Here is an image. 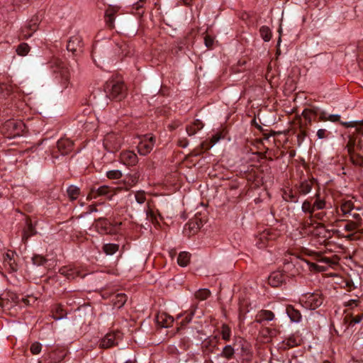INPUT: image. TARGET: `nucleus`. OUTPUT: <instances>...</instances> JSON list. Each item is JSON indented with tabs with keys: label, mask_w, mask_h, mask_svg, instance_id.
<instances>
[{
	"label": "nucleus",
	"mask_w": 363,
	"mask_h": 363,
	"mask_svg": "<svg viewBox=\"0 0 363 363\" xmlns=\"http://www.w3.org/2000/svg\"><path fill=\"white\" fill-rule=\"evenodd\" d=\"M48 64L50 69L55 74V79L61 84L62 91L67 88L70 76L66 63L60 58L53 57Z\"/></svg>",
	"instance_id": "1"
},
{
	"label": "nucleus",
	"mask_w": 363,
	"mask_h": 363,
	"mask_svg": "<svg viewBox=\"0 0 363 363\" xmlns=\"http://www.w3.org/2000/svg\"><path fill=\"white\" fill-rule=\"evenodd\" d=\"M26 128V125L22 121L9 119L2 125L1 133L6 138H13L20 136Z\"/></svg>",
	"instance_id": "2"
},
{
	"label": "nucleus",
	"mask_w": 363,
	"mask_h": 363,
	"mask_svg": "<svg viewBox=\"0 0 363 363\" xmlns=\"http://www.w3.org/2000/svg\"><path fill=\"white\" fill-rule=\"evenodd\" d=\"M340 124L346 128H355L354 133L357 134L356 136L350 135L348 142L346 145V149L349 155L354 154V147L357 145V140L358 135H363V123H359L358 121H349V122H340Z\"/></svg>",
	"instance_id": "3"
},
{
	"label": "nucleus",
	"mask_w": 363,
	"mask_h": 363,
	"mask_svg": "<svg viewBox=\"0 0 363 363\" xmlns=\"http://www.w3.org/2000/svg\"><path fill=\"white\" fill-rule=\"evenodd\" d=\"M128 300V297L124 293H118L115 295V307L121 313H118L117 323L121 325V329L127 328L128 327V320L130 319V315L125 312V313L121 311V308L125 305Z\"/></svg>",
	"instance_id": "4"
},
{
	"label": "nucleus",
	"mask_w": 363,
	"mask_h": 363,
	"mask_svg": "<svg viewBox=\"0 0 363 363\" xmlns=\"http://www.w3.org/2000/svg\"><path fill=\"white\" fill-rule=\"evenodd\" d=\"M324 301L323 294L320 291L313 293H306L303 295L301 301L308 309L315 310L320 307Z\"/></svg>",
	"instance_id": "5"
},
{
	"label": "nucleus",
	"mask_w": 363,
	"mask_h": 363,
	"mask_svg": "<svg viewBox=\"0 0 363 363\" xmlns=\"http://www.w3.org/2000/svg\"><path fill=\"white\" fill-rule=\"evenodd\" d=\"M113 196V189L106 185L97 186L96 185L93 186L87 195V199H96L101 198L104 199L111 200Z\"/></svg>",
	"instance_id": "6"
},
{
	"label": "nucleus",
	"mask_w": 363,
	"mask_h": 363,
	"mask_svg": "<svg viewBox=\"0 0 363 363\" xmlns=\"http://www.w3.org/2000/svg\"><path fill=\"white\" fill-rule=\"evenodd\" d=\"M111 48L107 52V55L102 56L96 47L94 48L92 50V59L96 65L104 71L110 72L111 68Z\"/></svg>",
	"instance_id": "7"
},
{
	"label": "nucleus",
	"mask_w": 363,
	"mask_h": 363,
	"mask_svg": "<svg viewBox=\"0 0 363 363\" xmlns=\"http://www.w3.org/2000/svg\"><path fill=\"white\" fill-rule=\"evenodd\" d=\"M144 138L138 143L137 146L138 152L140 155H146L150 153L155 144V138L150 135H143Z\"/></svg>",
	"instance_id": "8"
},
{
	"label": "nucleus",
	"mask_w": 363,
	"mask_h": 363,
	"mask_svg": "<svg viewBox=\"0 0 363 363\" xmlns=\"http://www.w3.org/2000/svg\"><path fill=\"white\" fill-rule=\"evenodd\" d=\"M59 273L69 280H73L78 277L84 278L85 277V274H82L78 268L67 266L61 267L59 270Z\"/></svg>",
	"instance_id": "9"
},
{
	"label": "nucleus",
	"mask_w": 363,
	"mask_h": 363,
	"mask_svg": "<svg viewBox=\"0 0 363 363\" xmlns=\"http://www.w3.org/2000/svg\"><path fill=\"white\" fill-rule=\"evenodd\" d=\"M16 255L14 251L9 250L3 256L4 264L5 267H9L8 272L9 273L16 272L18 269V264L14 259Z\"/></svg>",
	"instance_id": "10"
},
{
	"label": "nucleus",
	"mask_w": 363,
	"mask_h": 363,
	"mask_svg": "<svg viewBox=\"0 0 363 363\" xmlns=\"http://www.w3.org/2000/svg\"><path fill=\"white\" fill-rule=\"evenodd\" d=\"M115 101H121L127 95V87L115 73Z\"/></svg>",
	"instance_id": "11"
},
{
	"label": "nucleus",
	"mask_w": 363,
	"mask_h": 363,
	"mask_svg": "<svg viewBox=\"0 0 363 363\" xmlns=\"http://www.w3.org/2000/svg\"><path fill=\"white\" fill-rule=\"evenodd\" d=\"M74 143L68 138H61L57 143V148L62 155H68L72 152Z\"/></svg>",
	"instance_id": "12"
},
{
	"label": "nucleus",
	"mask_w": 363,
	"mask_h": 363,
	"mask_svg": "<svg viewBox=\"0 0 363 363\" xmlns=\"http://www.w3.org/2000/svg\"><path fill=\"white\" fill-rule=\"evenodd\" d=\"M286 277V274L281 271L273 272L269 276V284L272 287L280 286L283 283H284Z\"/></svg>",
	"instance_id": "13"
},
{
	"label": "nucleus",
	"mask_w": 363,
	"mask_h": 363,
	"mask_svg": "<svg viewBox=\"0 0 363 363\" xmlns=\"http://www.w3.org/2000/svg\"><path fill=\"white\" fill-rule=\"evenodd\" d=\"M83 47L82 38L79 35H74L69 38L67 42V49L68 51L74 54L77 50H81Z\"/></svg>",
	"instance_id": "14"
},
{
	"label": "nucleus",
	"mask_w": 363,
	"mask_h": 363,
	"mask_svg": "<svg viewBox=\"0 0 363 363\" xmlns=\"http://www.w3.org/2000/svg\"><path fill=\"white\" fill-rule=\"evenodd\" d=\"M96 226L101 234L113 233V225L106 218H100L97 221Z\"/></svg>",
	"instance_id": "15"
},
{
	"label": "nucleus",
	"mask_w": 363,
	"mask_h": 363,
	"mask_svg": "<svg viewBox=\"0 0 363 363\" xmlns=\"http://www.w3.org/2000/svg\"><path fill=\"white\" fill-rule=\"evenodd\" d=\"M138 174H129L125 177L124 186H122L119 183L116 184L115 182V185L116 184V186H115V194H116V192L118 191L121 190L122 189H130V187H132L133 185H135L138 182Z\"/></svg>",
	"instance_id": "16"
},
{
	"label": "nucleus",
	"mask_w": 363,
	"mask_h": 363,
	"mask_svg": "<svg viewBox=\"0 0 363 363\" xmlns=\"http://www.w3.org/2000/svg\"><path fill=\"white\" fill-rule=\"evenodd\" d=\"M119 160L125 165H135L138 162V157L133 151H125L120 154Z\"/></svg>",
	"instance_id": "17"
},
{
	"label": "nucleus",
	"mask_w": 363,
	"mask_h": 363,
	"mask_svg": "<svg viewBox=\"0 0 363 363\" xmlns=\"http://www.w3.org/2000/svg\"><path fill=\"white\" fill-rule=\"evenodd\" d=\"M274 313L269 310H261L255 316V322L264 324L265 322L272 321L274 319Z\"/></svg>",
	"instance_id": "18"
},
{
	"label": "nucleus",
	"mask_w": 363,
	"mask_h": 363,
	"mask_svg": "<svg viewBox=\"0 0 363 363\" xmlns=\"http://www.w3.org/2000/svg\"><path fill=\"white\" fill-rule=\"evenodd\" d=\"M354 209V203L351 200H342L336 211L338 214L341 212L342 216L348 217Z\"/></svg>",
	"instance_id": "19"
},
{
	"label": "nucleus",
	"mask_w": 363,
	"mask_h": 363,
	"mask_svg": "<svg viewBox=\"0 0 363 363\" xmlns=\"http://www.w3.org/2000/svg\"><path fill=\"white\" fill-rule=\"evenodd\" d=\"M157 323L163 328H169L172 326L174 318L164 312L159 313L156 316Z\"/></svg>",
	"instance_id": "20"
},
{
	"label": "nucleus",
	"mask_w": 363,
	"mask_h": 363,
	"mask_svg": "<svg viewBox=\"0 0 363 363\" xmlns=\"http://www.w3.org/2000/svg\"><path fill=\"white\" fill-rule=\"evenodd\" d=\"M315 183V180H304L301 182L298 185L296 186V189L300 195H306L311 192L313 184Z\"/></svg>",
	"instance_id": "21"
},
{
	"label": "nucleus",
	"mask_w": 363,
	"mask_h": 363,
	"mask_svg": "<svg viewBox=\"0 0 363 363\" xmlns=\"http://www.w3.org/2000/svg\"><path fill=\"white\" fill-rule=\"evenodd\" d=\"M300 344L301 340L294 335H291L279 344V348L283 350H287L290 348L298 346Z\"/></svg>",
	"instance_id": "22"
},
{
	"label": "nucleus",
	"mask_w": 363,
	"mask_h": 363,
	"mask_svg": "<svg viewBox=\"0 0 363 363\" xmlns=\"http://www.w3.org/2000/svg\"><path fill=\"white\" fill-rule=\"evenodd\" d=\"M286 312L291 321L294 323H299L301 321V313L298 310L296 309L294 306L288 305L286 308Z\"/></svg>",
	"instance_id": "23"
},
{
	"label": "nucleus",
	"mask_w": 363,
	"mask_h": 363,
	"mask_svg": "<svg viewBox=\"0 0 363 363\" xmlns=\"http://www.w3.org/2000/svg\"><path fill=\"white\" fill-rule=\"evenodd\" d=\"M221 138V133H217L214 134L210 141V144H208L207 142H203L201 143L199 146L200 152L198 153H196L195 155H199L201 152H203V150H206L211 149L216 143H218Z\"/></svg>",
	"instance_id": "24"
},
{
	"label": "nucleus",
	"mask_w": 363,
	"mask_h": 363,
	"mask_svg": "<svg viewBox=\"0 0 363 363\" xmlns=\"http://www.w3.org/2000/svg\"><path fill=\"white\" fill-rule=\"evenodd\" d=\"M298 193L297 190L286 189L284 191L282 197L287 202L297 203L298 201Z\"/></svg>",
	"instance_id": "25"
},
{
	"label": "nucleus",
	"mask_w": 363,
	"mask_h": 363,
	"mask_svg": "<svg viewBox=\"0 0 363 363\" xmlns=\"http://www.w3.org/2000/svg\"><path fill=\"white\" fill-rule=\"evenodd\" d=\"M196 308V306H191V308L188 311H185L184 314L178 315V318L182 315H185L184 318L181 322L182 325H186L191 321L192 318L195 315Z\"/></svg>",
	"instance_id": "26"
},
{
	"label": "nucleus",
	"mask_w": 363,
	"mask_h": 363,
	"mask_svg": "<svg viewBox=\"0 0 363 363\" xmlns=\"http://www.w3.org/2000/svg\"><path fill=\"white\" fill-rule=\"evenodd\" d=\"M235 354V350L232 345H226L219 354V357H223L227 360L233 359Z\"/></svg>",
	"instance_id": "27"
},
{
	"label": "nucleus",
	"mask_w": 363,
	"mask_h": 363,
	"mask_svg": "<svg viewBox=\"0 0 363 363\" xmlns=\"http://www.w3.org/2000/svg\"><path fill=\"white\" fill-rule=\"evenodd\" d=\"M203 124L202 121H200L199 119H196L194 121L193 124L186 126V130L187 134L189 136H191L195 135L197 133V131L203 128Z\"/></svg>",
	"instance_id": "28"
},
{
	"label": "nucleus",
	"mask_w": 363,
	"mask_h": 363,
	"mask_svg": "<svg viewBox=\"0 0 363 363\" xmlns=\"http://www.w3.org/2000/svg\"><path fill=\"white\" fill-rule=\"evenodd\" d=\"M26 225L27 227L23 230V239H28L36 234L35 228L30 218L26 219Z\"/></svg>",
	"instance_id": "29"
},
{
	"label": "nucleus",
	"mask_w": 363,
	"mask_h": 363,
	"mask_svg": "<svg viewBox=\"0 0 363 363\" xmlns=\"http://www.w3.org/2000/svg\"><path fill=\"white\" fill-rule=\"evenodd\" d=\"M314 198H315V201L313 203V206L314 211H315L318 210L324 209L326 206V202L324 199H322L320 197L319 191H318L315 193Z\"/></svg>",
	"instance_id": "30"
},
{
	"label": "nucleus",
	"mask_w": 363,
	"mask_h": 363,
	"mask_svg": "<svg viewBox=\"0 0 363 363\" xmlns=\"http://www.w3.org/2000/svg\"><path fill=\"white\" fill-rule=\"evenodd\" d=\"M113 346V335L108 333L103 339L101 340L99 347L102 349L111 348Z\"/></svg>",
	"instance_id": "31"
},
{
	"label": "nucleus",
	"mask_w": 363,
	"mask_h": 363,
	"mask_svg": "<svg viewBox=\"0 0 363 363\" xmlns=\"http://www.w3.org/2000/svg\"><path fill=\"white\" fill-rule=\"evenodd\" d=\"M80 189L74 185H70L67 189V194L70 201L76 200L80 195Z\"/></svg>",
	"instance_id": "32"
},
{
	"label": "nucleus",
	"mask_w": 363,
	"mask_h": 363,
	"mask_svg": "<svg viewBox=\"0 0 363 363\" xmlns=\"http://www.w3.org/2000/svg\"><path fill=\"white\" fill-rule=\"evenodd\" d=\"M67 313L60 304L56 305L52 311V317L55 320H60L66 317Z\"/></svg>",
	"instance_id": "33"
},
{
	"label": "nucleus",
	"mask_w": 363,
	"mask_h": 363,
	"mask_svg": "<svg viewBox=\"0 0 363 363\" xmlns=\"http://www.w3.org/2000/svg\"><path fill=\"white\" fill-rule=\"evenodd\" d=\"M41 19L38 15L33 16L26 24L27 27L32 31L33 34L38 30Z\"/></svg>",
	"instance_id": "34"
},
{
	"label": "nucleus",
	"mask_w": 363,
	"mask_h": 363,
	"mask_svg": "<svg viewBox=\"0 0 363 363\" xmlns=\"http://www.w3.org/2000/svg\"><path fill=\"white\" fill-rule=\"evenodd\" d=\"M186 226H188L190 232L195 233L202 226V221L199 218H194L190 220L189 223L186 225Z\"/></svg>",
	"instance_id": "35"
},
{
	"label": "nucleus",
	"mask_w": 363,
	"mask_h": 363,
	"mask_svg": "<svg viewBox=\"0 0 363 363\" xmlns=\"http://www.w3.org/2000/svg\"><path fill=\"white\" fill-rule=\"evenodd\" d=\"M191 255L186 252H182L177 257V263L181 267H186L190 261Z\"/></svg>",
	"instance_id": "36"
},
{
	"label": "nucleus",
	"mask_w": 363,
	"mask_h": 363,
	"mask_svg": "<svg viewBox=\"0 0 363 363\" xmlns=\"http://www.w3.org/2000/svg\"><path fill=\"white\" fill-rule=\"evenodd\" d=\"M104 18L106 23L111 28L113 25V7L111 5L106 9Z\"/></svg>",
	"instance_id": "37"
},
{
	"label": "nucleus",
	"mask_w": 363,
	"mask_h": 363,
	"mask_svg": "<svg viewBox=\"0 0 363 363\" xmlns=\"http://www.w3.org/2000/svg\"><path fill=\"white\" fill-rule=\"evenodd\" d=\"M104 91L106 94V96L110 99L113 97V76L109 78L108 81H107L104 85Z\"/></svg>",
	"instance_id": "38"
},
{
	"label": "nucleus",
	"mask_w": 363,
	"mask_h": 363,
	"mask_svg": "<svg viewBox=\"0 0 363 363\" xmlns=\"http://www.w3.org/2000/svg\"><path fill=\"white\" fill-rule=\"evenodd\" d=\"M30 50V48L28 43H21L17 46V48L16 49V52L17 55H18L20 56H26V55H28Z\"/></svg>",
	"instance_id": "39"
},
{
	"label": "nucleus",
	"mask_w": 363,
	"mask_h": 363,
	"mask_svg": "<svg viewBox=\"0 0 363 363\" xmlns=\"http://www.w3.org/2000/svg\"><path fill=\"white\" fill-rule=\"evenodd\" d=\"M231 329L227 324H223L220 328V335L222 339L225 341H229L231 337Z\"/></svg>",
	"instance_id": "40"
},
{
	"label": "nucleus",
	"mask_w": 363,
	"mask_h": 363,
	"mask_svg": "<svg viewBox=\"0 0 363 363\" xmlns=\"http://www.w3.org/2000/svg\"><path fill=\"white\" fill-rule=\"evenodd\" d=\"M301 210L303 213L310 214L311 216H312L315 212L313 203L308 199L303 202Z\"/></svg>",
	"instance_id": "41"
},
{
	"label": "nucleus",
	"mask_w": 363,
	"mask_h": 363,
	"mask_svg": "<svg viewBox=\"0 0 363 363\" xmlns=\"http://www.w3.org/2000/svg\"><path fill=\"white\" fill-rule=\"evenodd\" d=\"M259 33L261 37L265 42H268L271 40L272 32L268 26H262L259 29Z\"/></svg>",
	"instance_id": "42"
},
{
	"label": "nucleus",
	"mask_w": 363,
	"mask_h": 363,
	"mask_svg": "<svg viewBox=\"0 0 363 363\" xmlns=\"http://www.w3.org/2000/svg\"><path fill=\"white\" fill-rule=\"evenodd\" d=\"M47 262L48 259L41 255L35 254L32 257V263L34 265L43 266Z\"/></svg>",
	"instance_id": "43"
},
{
	"label": "nucleus",
	"mask_w": 363,
	"mask_h": 363,
	"mask_svg": "<svg viewBox=\"0 0 363 363\" xmlns=\"http://www.w3.org/2000/svg\"><path fill=\"white\" fill-rule=\"evenodd\" d=\"M359 210V208H354L348 216V217L350 216L352 218L351 220H352L354 223L360 227L362 224V220L360 214L358 213V211Z\"/></svg>",
	"instance_id": "44"
},
{
	"label": "nucleus",
	"mask_w": 363,
	"mask_h": 363,
	"mask_svg": "<svg viewBox=\"0 0 363 363\" xmlns=\"http://www.w3.org/2000/svg\"><path fill=\"white\" fill-rule=\"evenodd\" d=\"M363 318V314H361V315H358L357 316H354V317H347V316H345L344 320L345 323H347L349 322L348 323V327H350V326H353L354 325L357 324V323H359L361 322V320H362Z\"/></svg>",
	"instance_id": "45"
},
{
	"label": "nucleus",
	"mask_w": 363,
	"mask_h": 363,
	"mask_svg": "<svg viewBox=\"0 0 363 363\" xmlns=\"http://www.w3.org/2000/svg\"><path fill=\"white\" fill-rule=\"evenodd\" d=\"M211 294V291L207 289H201L195 293V297L197 299L203 301L208 298Z\"/></svg>",
	"instance_id": "46"
},
{
	"label": "nucleus",
	"mask_w": 363,
	"mask_h": 363,
	"mask_svg": "<svg viewBox=\"0 0 363 363\" xmlns=\"http://www.w3.org/2000/svg\"><path fill=\"white\" fill-rule=\"evenodd\" d=\"M317 262L320 264H323L324 266H327V269H328V267L337 263L336 261H333L331 258L323 257L321 255H318Z\"/></svg>",
	"instance_id": "47"
},
{
	"label": "nucleus",
	"mask_w": 363,
	"mask_h": 363,
	"mask_svg": "<svg viewBox=\"0 0 363 363\" xmlns=\"http://www.w3.org/2000/svg\"><path fill=\"white\" fill-rule=\"evenodd\" d=\"M306 264L309 266L310 269L312 270H315L317 272H325L327 270V266H324L323 264L320 263H313L310 262H306Z\"/></svg>",
	"instance_id": "48"
},
{
	"label": "nucleus",
	"mask_w": 363,
	"mask_h": 363,
	"mask_svg": "<svg viewBox=\"0 0 363 363\" xmlns=\"http://www.w3.org/2000/svg\"><path fill=\"white\" fill-rule=\"evenodd\" d=\"M351 162L357 166L363 167V156L359 154H352L350 155Z\"/></svg>",
	"instance_id": "49"
},
{
	"label": "nucleus",
	"mask_w": 363,
	"mask_h": 363,
	"mask_svg": "<svg viewBox=\"0 0 363 363\" xmlns=\"http://www.w3.org/2000/svg\"><path fill=\"white\" fill-rule=\"evenodd\" d=\"M0 89H1V94H2V96L4 98H8V97L11 96L13 94L12 87L11 86L7 85V84H2V85H1L0 86Z\"/></svg>",
	"instance_id": "50"
},
{
	"label": "nucleus",
	"mask_w": 363,
	"mask_h": 363,
	"mask_svg": "<svg viewBox=\"0 0 363 363\" xmlns=\"http://www.w3.org/2000/svg\"><path fill=\"white\" fill-rule=\"evenodd\" d=\"M111 138H112V136L110 135V134H108L107 135L105 136L104 140V148L110 152H113V146L111 143Z\"/></svg>",
	"instance_id": "51"
},
{
	"label": "nucleus",
	"mask_w": 363,
	"mask_h": 363,
	"mask_svg": "<svg viewBox=\"0 0 363 363\" xmlns=\"http://www.w3.org/2000/svg\"><path fill=\"white\" fill-rule=\"evenodd\" d=\"M358 228H359V226L350 220H347L344 225V229L350 233L354 232Z\"/></svg>",
	"instance_id": "52"
},
{
	"label": "nucleus",
	"mask_w": 363,
	"mask_h": 363,
	"mask_svg": "<svg viewBox=\"0 0 363 363\" xmlns=\"http://www.w3.org/2000/svg\"><path fill=\"white\" fill-rule=\"evenodd\" d=\"M32 35H33L32 31L27 27L26 25L21 28L20 35H19V37L21 38L28 39Z\"/></svg>",
	"instance_id": "53"
},
{
	"label": "nucleus",
	"mask_w": 363,
	"mask_h": 363,
	"mask_svg": "<svg viewBox=\"0 0 363 363\" xmlns=\"http://www.w3.org/2000/svg\"><path fill=\"white\" fill-rule=\"evenodd\" d=\"M42 350V345L38 342H33L30 347V352L33 354H38Z\"/></svg>",
	"instance_id": "54"
},
{
	"label": "nucleus",
	"mask_w": 363,
	"mask_h": 363,
	"mask_svg": "<svg viewBox=\"0 0 363 363\" xmlns=\"http://www.w3.org/2000/svg\"><path fill=\"white\" fill-rule=\"evenodd\" d=\"M135 198L136 201L140 204L143 203L146 201V196L144 191H137L135 194Z\"/></svg>",
	"instance_id": "55"
},
{
	"label": "nucleus",
	"mask_w": 363,
	"mask_h": 363,
	"mask_svg": "<svg viewBox=\"0 0 363 363\" xmlns=\"http://www.w3.org/2000/svg\"><path fill=\"white\" fill-rule=\"evenodd\" d=\"M218 340L217 336H213L209 340L204 342V346L207 348L208 347H215Z\"/></svg>",
	"instance_id": "56"
},
{
	"label": "nucleus",
	"mask_w": 363,
	"mask_h": 363,
	"mask_svg": "<svg viewBox=\"0 0 363 363\" xmlns=\"http://www.w3.org/2000/svg\"><path fill=\"white\" fill-rule=\"evenodd\" d=\"M307 136V133L305 130L301 129L297 135L298 145H301Z\"/></svg>",
	"instance_id": "57"
},
{
	"label": "nucleus",
	"mask_w": 363,
	"mask_h": 363,
	"mask_svg": "<svg viewBox=\"0 0 363 363\" xmlns=\"http://www.w3.org/2000/svg\"><path fill=\"white\" fill-rule=\"evenodd\" d=\"M103 250L106 255H113V243H108L104 245Z\"/></svg>",
	"instance_id": "58"
},
{
	"label": "nucleus",
	"mask_w": 363,
	"mask_h": 363,
	"mask_svg": "<svg viewBox=\"0 0 363 363\" xmlns=\"http://www.w3.org/2000/svg\"><path fill=\"white\" fill-rule=\"evenodd\" d=\"M329 133L325 129H319L317 131V137L318 139H325L328 138Z\"/></svg>",
	"instance_id": "59"
},
{
	"label": "nucleus",
	"mask_w": 363,
	"mask_h": 363,
	"mask_svg": "<svg viewBox=\"0 0 363 363\" xmlns=\"http://www.w3.org/2000/svg\"><path fill=\"white\" fill-rule=\"evenodd\" d=\"M204 43L208 48H211L213 45L214 39L210 35H206L204 38Z\"/></svg>",
	"instance_id": "60"
},
{
	"label": "nucleus",
	"mask_w": 363,
	"mask_h": 363,
	"mask_svg": "<svg viewBox=\"0 0 363 363\" xmlns=\"http://www.w3.org/2000/svg\"><path fill=\"white\" fill-rule=\"evenodd\" d=\"M340 119V116L338 114H331L328 116V121L331 122H339Z\"/></svg>",
	"instance_id": "61"
},
{
	"label": "nucleus",
	"mask_w": 363,
	"mask_h": 363,
	"mask_svg": "<svg viewBox=\"0 0 363 363\" xmlns=\"http://www.w3.org/2000/svg\"><path fill=\"white\" fill-rule=\"evenodd\" d=\"M239 343H240V345L241 346V351L243 353H246L247 350V346L245 345V341L243 339H240V341H239Z\"/></svg>",
	"instance_id": "62"
},
{
	"label": "nucleus",
	"mask_w": 363,
	"mask_h": 363,
	"mask_svg": "<svg viewBox=\"0 0 363 363\" xmlns=\"http://www.w3.org/2000/svg\"><path fill=\"white\" fill-rule=\"evenodd\" d=\"M312 111L310 109H304L303 111L302 112V115L306 119L310 120V113Z\"/></svg>",
	"instance_id": "63"
},
{
	"label": "nucleus",
	"mask_w": 363,
	"mask_h": 363,
	"mask_svg": "<svg viewBox=\"0 0 363 363\" xmlns=\"http://www.w3.org/2000/svg\"><path fill=\"white\" fill-rule=\"evenodd\" d=\"M262 333L264 336H272L273 331L271 329L266 328L262 330Z\"/></svg>",
	"instance_id": "64"
}]
</instances>
